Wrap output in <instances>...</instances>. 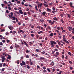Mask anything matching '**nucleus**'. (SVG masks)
<instances>
[{"instance_id": "f257e3e1", "label": "nucleus", "mask_w": 74, "mask_h": 74, "mask_svg": "<svg viewBox=\"0 0 74 74\" xmlns=\"http://www.w3.org/2000/svg\"><path fill=\"white\" fill-rule=\"evenodd\" d=\"M51 47L52 48H53V47H54V44H55H55H56V42H55L54 41H51Z\"/></svg>"}, {"instance_id": "f03ea898", "label": "nucleus", "mask_w": 74, "mask_h": 74, "mask_svg": "<svg viewBox=\"0 0 74 74\" xmlns=\"http://www.w3.org/2000/svg\"><path fill=\"white\" fill-rule=\"evenodd\" d=\"M8 28L10 29V30H13L14 29V27L12 26H8Z\"/></svg>"}, {"instance_id": "7ed1b4c3", "label": "nucleus", "mask_w": 74, "mask_h": 74, "mask_svg": "<svg viewBox=\"0 0 74 74\" xmlns=\"http://www.w3.org/2000/svg\"><path fill=\"white\" fill-rule=\"evenodd\" d=\"M68 29L69 30V31H71L72 29H73V27H68Z\"/></svg>"}, {"instance_id": "20e7f679", "label": "nucleus", "mask_w": 74, "mask_h": 74, "mask_svg": "<svg viewBox=\"0 0 74 74\" xmlns=\"http://www.w3.org/2000/svg\"><path fill=\"white\" fill-rule=\"evenodd\" d=\"M69 4H70V5L71 7H72L74 9V6H73V3L72 2H70Z\"/></svg>"}, {"instance_id": "39448f33", "label": "nucleus", "mask_w": 74, "mask_h": 74, "mask_svg": "<svg viewBox=\"0 0 74 74\" xmlns=\"http://www.w3.org/2000/svg\"><path fill=\"white\" fill-rule=\"evenodd\" d=\"M47 11L48 12H51V9H50L49 8H47Z\"/></svg>"}, {"instance_id": "423d86ee", "label": "nucleus", "mask_w": 74, "mask_h": 74, "mask_svg": "<svg viewBox=\"0 0 74 74\" xmlns=\"http://www.w3.org/2000/svg\"><path fill=\"white\" fill-rule=\"evenodd\" d=\"M50 64L51 65V66H53V65L55 64V63L54 62H53L52 61L51 62V63Z\"/></svg>"}, {"instance_id": "0eeeda50", "label": "nucleus", "mask_w": 74, "mask_h": 74, "mask_svg": "<svg viewBox=\"0 0 74 74\" xmlns=\"http://www.w3.org/2000/svg\"><path fill=\"white\" fill-rule=\"evenodd\" d=\"M47 14V13H46V12H43L42 13V15L43 16H45V14Z\"/></svg>"}, {"instance_id": "6e6552de", "label": "nucleus", "mask_w": 74, "mask_h": 74, "mask_svg": "<svg viewBox=\"0 0 74 74\" xmlns=\"http://www.w3.org/2000/svg\"><path fill=\"white\" fill-rule=\"evenodd\" d=\"M56 32H57V33H58L59 35H60V33L59 30H56Z\"/></svg>"}, {"instance_id": "1a4fd4ad", "label": "nucleus", "mask_w": 74, "mask_h": 74, "mask_svg": "<svg viewBox=\"0 0 74 74\" xmlns=\"http://www.w3.org/2000/svg\"><path fill=\"white\" fill-rule=\"evenodd\" d=\"M45 58H44L43 57H42L40 58L39 59V60H44Z\"/></svg>"}, {"instance_id": "9d476101", "label": "nucleus", "mask_w": 74, "mask_h": 74, "mask_svg": "<svg viewBox=\"0 0 74 74\" xmlns=\"http://www.w3.org/2000/svg\"><path fill=\"white\" fill-rule=\"evenodd\" d=\"M12 19V20H14V21H15V16H13L11 18Z\"/></svg>"}, {"instance_id": "9b49d317", "label": "nucleus", "mask_w": 74, "mask_h": 74, "mask_svg": "<svg viewBox=\"0 0 74 74\" xmlns=\"http://www.w3.org/2000/svg\"><path fill=\"white\" fill-rule=\"evenodd\" d=\"M44 32L42 31H41L40 32H38V34H41L42 33H43Z\"/></svg>"}, {"instance_id": "f8f14e48", "label": "nucleus", "mask_w": 74, "mask_h": 74, "mask_svg": "<svg viewBox=\"0 0 74 74\" xmlns=\"http://www.w3.org/2000/svg\"><path fill=\"white\" fill-rule=\"evenodd\" d=\"M22 63L23 64V65H24V66H25V65H26L25 62L23 61H22Z\"/></svg>"}, {"instance_id": "ddd939ff", "label": "nucleus", "mask_w": 74, "mask_h": 74, "mask_svg": "<svg viewBox=\"0 0 74 74\" xmlns=\"http://www.w3.org/2000/svg\"><path fill=\"white\" fill-rule=\"evenodd\" d=\"M27 36V34H25L24 35H23V37L24 38H27V37H26V36Z\"/></svg>"}, {"instance_id": "4468645a", "label": "nucleus", "mask_w": 74, "mask_h": 74, "mask_svg": "<svg viewBox=\"0 0 74 74\" xmlns=\"http://www.w3.org/2000/svg\"><path fill=\"white\" fill-rule=\"evenodd\" d=\"M8 16L10 18H11L12 17H13L12 16H13V15H11L9 14L8 15Z\"/></svg>"}, {"instance_id": "2eb2a0df", "label": "nucleus", "mask_w": 74, "mask_h": 74, "mask_svg": "<svg viewBox=\"0 0 74 74\" xmlns=\"http://www.w3.org/2000/svg\"><path fill=\"white\" fill-rule=\"evenodd\" d=\"M44 5L46 7H47V8L48 7V5H47V4H45V3H44Z\"/></svg>"}, {"instance_id": "dca6fc26", "label": "nucleus", "mask_w": 74, "mask_h": 74, "mask_svg": "<svg viewBox=\"0 0 74 74\" xmlns=\"http://www.w3.org/2000/svg\"><path fill=\"white\" fill-rule=\"evenodd\" d=\"M53 35V33H51V34H50L49 35L51 37H52Z\"/></svg>"}, {"instance_id": "f3484780", "label": "nucleus", "mask_w": 74, "mask_h": 74, "mask_svg": "<svg viewBox=\"0 0 74 74\" xmlns=\"http://www.w3.org/2000/svg\"><path fill=\"white\" fill-rule=\"evenodd\" d=\"M4 60H5V58L2 59V62H4Z\"/></svg>"}, {"instance_id": "a211bd4d", "label": "nucleus", "mask_w": 74, "mask_h": 74, "mask_svg": "<svg viewBox=\"0 0 74 74\" xmlns=\"http://www.w3.org/2000/svg\"><path fill=\"white\" fill-rule=\"evenodd\" d=\"M8 57L7 58V59H11V56L8 55Z\"/></svg>"}, {"instance_id": "6ab92c4d", "label": "nucleus", "mask_w": 74, "mask_h": 74, "mask_svg": "<svg viewBox=\"0 0 74 74\" xmlns=\"http://www.w3.org/2000/svg\"><path fill=\"white\" fill-rule=\"evenodd\" d=\"M36 51L37 52H41V51H40V50L38 49H36Z\"/></svg>"}, {"instance_id": "aec40b11", "label": "nucleus", "mask_w": 74, "mask_h": 74, "mask_svg": "<svg viewBox=\"0 0 74 74\" xmlns=\"http://www.w3.org/2000/svg\"><path fill=\"white\" fill-rule=\"evenodd\" d=\"M61 21L62 22V23H64V21H63V19H61Z\"/></svg>"}, {"instance_id": "412c9836", "label": "nucleus", "mask_w": 74, "mask_h": 74, "mask_svg": "<svg viewBox=\"0 0 74 74\" xmlns=\"http://www.w3.org/2000/svg\"><path fill=\"white\" fill-rule=\"evenodd\" d=\"M40 22H44V20L42 19H40Z\"/></svg>"}, {"instance_id": "4be33fe9", "label": "nucleus", "mask_w": 74, "mask_h": 74, "mask_svg": "<svg viewBox=\"0 0 74 74\" xmlns=\"http://www.w3.org/2000/svg\"><path fill=\"white\" fill-rule=\"evenodd\" d=\"M53 19L55 21H57V20H58V18L56 17H55L53 18Z\"/></svg>"}, {"instance_id": "5701e85b", "label": "nucleus", "mask_w": 74, "mask_h": 74, "mask_svg": "<svg viewBox=\"0 0 74 74\" xmlns=\"http://www.w3.org/2000/svg\"><path fill=\"white\" fill-rule=\"evenodd\" d=\"M68 53L70 56H71V52H69Z\"/></svg>"}, {"instance_id": "b1692460", "label": "nucleus", "mask_w": 74, "mask_h": 74, "mask_svg": "<svg viewBox=\"0 0 74 74\" xmlns=\"http://www.w3.org/2000/svg\"><path fill=\"white\" fill-rule=\"evenodd\" d=\"M67 15L68 18H71L70 15L69 14H68Z\"/></svg>"}, {"instance_id": "393cba45", "label": "nucleus", "mask_w": 74, "mask_h": 74, "mask_svg": "<svg viewBox=\"0 0 74 74\" xmlns=\"http://www.w3.org/2000/svg\"><path fill=\"white\" fill-rule=\"evenodd\" d=\"M64 42H66V43H67V44H69V41L67 40H65V41H64Z\"/></svg>"}, {"instance_id": "a878e982", "label": "nucleus", "mask_w": 74, "mask_h": 74, "mask_svg": "<svg viewBox=\"0 0 74 74\" xmlns=\"http://www.w3.org/2000/svg\"><path fill=\"white\" fill-rule=\"evenodd\" d=\"M63 41H65L66 40V38L65 37H63Z\"/></svg>"}, {"instance_id": "bb28decb", "label": "nucleus", "mask_w": 74, "mask_h": 74, "mask_svg": "<svg viewBox=\"0 0 74 74\" xmlns=\"http://www.w3.org/2000/svg\"><path fill=\"white\" fill-rule=\"evenodd\" d=\"M7 43H8V42L9 43L10 42V41L9 40L7 39Z\"/></svg>"}, {"instance_id": "cd10ccee", "label": "nucleus", "mask_w": 74, "mask_h": 74, "mask_svg": "<svg viewBox=\"0 0 74 74\" xmlns=\"http://www.w3.org/2000/svg\"><path fill=\"white\" fill-rule=\"evenodd\" d=\"M0 37H1V38L0 39L1 40H2V39H3V36L2 35H0Z\"/></svg>"}, {"instance_id": "c85d7f7f", "label": "nucleus", "mask_w": 74, "mask_h": 74, "mask_svg": "<svg viewBox=\"0 0 74 74\" xmlns=\"http://www.w3.org/2000/svg\"><path fill=\"white\" fill-rule=\"evenodd\" d=\"M35 9H36V11H38V9H37V6H35Z\"/></svg>"}, {"instance_id": "c756f323", "label": "nucleus", "mask_w": 74, "mask_h": 74, "mask_svg": "<svg viewBox=\"0 0 74 74\" xmlns=\"http://www.w3.org/2000/svg\"><path fill=\"white\" fill-rule=\"evenodd\" d=\"M30 11L32 13V14H34V12L33 11V10H30Z\"/></svg>"}, {"instance_id": "7c9ffc66", "label": "nucleus", "mask_w": 74, "mask_h": 74, "mask_svg": "<svg viewBox=\"0 0 74 74\" xmlns=\"http://www.w3.org/2000/svg\"><path fill=\"white\" fill-rule=\"evenodd\" d=\"M5 34L7 36L8 35H9L10 34L8 32H6L5 33Z\"/></svg>"}, {"instance_id": "2f4dec72", "label": "nucleus", "mask_w": 74, "mask_h": 74, "mask_svg": "<svg viewBox=\"0 0 74 74\" xmlns=\"http://www.w3.org/2000/svg\"><path fill=\"white\" fill-rule=\"evenodd\" d=\"M15 19L16 20V22H18V18H16Z\"/></svg>"}, {"instance_id": "473e14b6", "label": "nucleus", "mask_w": 74, "mask_h": 74, "mask_svg": "<svg viewBox=\"0 0 74 74\" xmlns=\"http://www.w3.org/2000/svg\"><path fill=\"white\" fill-rule=\"evenodd\" d=\"M21 4L23 5H24L25 4L24 3V2H22Z\"/></svg>"}, {"instance_id": "72a5a7b5", "label": "nucleus", "mask_w": 74, "mask_h": 74, "mask_svg": "<svg viewBox=\"0 0 74 74\" xmlns=\"http://www.w3.org/2000/svg\"><path fill=\"white\" fill-rule=\"evenodd\" d=\"M19 47V45H17L15 47V48H18Z\"/></svg>"}, {"instance_id": "f704fd0d", "label": "nucleus", "mask_w": 74, "mask_h": 74, "mask_svg": "<svg viewBox=\"0 0 74 74\" xmlns=\"http://www.w3.org/2000/svg\"><path fill=\"white\" fill-rule=\"evenodd\" d=\"M27 69H30V66L29 65H27Z\"/></svg>"}, {"instance_id": "c9c22d12", "label": "nucleus", "mask_w": 74, "mask_h": 74, "mask_svg": "<svg viewBox=\"0 0 74 74\" xmlns=\"http://www.w3.org/2000/svg\"><path fill=\"white\" fill-rule=\"evenodd\" d=\"M56 47L57 48L59 49V46L58 45H56Z\"/></svg>"}, {"instance_id": "e433bc0d", "label": "nucleus", "mask_w": 74, "mask_h": 74, "mask_svg": "<svg viewBox=\"0 0 74 74\" xmlns=\"http://www.w3.org/2000/svg\"><path fill=\"white\" fill-rule=\"evenodd\" d=\"M15 12H16V13H17V14H18V15H20V13H19V12H18L17 11H16Z\"/></svg>"}, {"instance_id": "4c0bfd02", "label": "nucleus", "mask_w": 74, "mask_h": 74, "mask_svg": "<svg viewBox=\"0 0 74 74\" xmlns=\"http://www.w3.org/2000/svg\"><path fill=\"white\" fill-rule=\"evenodd\" d=\"M56 55H57V56L59 55V52H56Z\"/></svg>"}, {"instance_id": "58836bf2", "label": "nucleus", "mask_w": 74, "mask_h": 74, "mask_svg": "<svg viewBox=\"0 0 74 74\" xmlns=\"http://www.w3.org/2000/svg\"><path fill=\"white\" fill-rule=\"evenodd\" d=\"M8 9L9 10H11V7H8Z\"/></svg>"}, {"instance_id": "ea45409f", "label": "nucleus", "mask_w": 74, "mask_h": 74, "mask_svg": "<svg viewBox=\"0 0 74 74\" xmlns=\"http://www.w3.org/2000/svg\"><path fill=\"white\" fill-rule=\"evenodd\" d=\"M47 70L49 72H51V70L50 69H47Z\"/></svg>"}, {"instance_id": "a19ab883", "label": "nucleus", "mask_w": 74, "mask_h": 74, "mask_svg": "<svg viewBox=\"0 0 74 74\" xmlns=\"http://www.w3.org/2000/svg\"><path fill=\"white\" fill-rule=\"evenodd\" d=\"M2 59H4L5 58V56H3L2 57H1Z\"/></svg>"}, {"instance_id": "79ce46f5", "label": "nucleus", "mask_w": 74, "mask_h": 74, "mask_svg": "<svg viewBox=\"0 0 74 74\" xmlns=\"http://www.w3.org/2000/svg\"><path fill=\"white\" fill-rule=\"evenodd\" d=\"M52 70H53V72H54V71H55V69L54 68Z\"/></svg>"}, {"instance_id": "37998d69", "label": "nucleus", "mask_w": 74, "mask_h": 74, "mask_svg": "<svg viewBox=\"0 0 74 74\" xmlns=\"http://www.w3.org/2000/svg\"><path fill=\"white\" fill-rule=\"evenodd\" d=\"M2 42H3L4 43L5 42V40H3Z\"/></svg>"}, {"instance_id": "c03bdc74", "label": "nucleus", "mask_w": 74, "mask_h": 74, "mask_svg": "<svg viewBox=\"0 0 74 74\" xmlns=\"http://www.w3.org/2000/svg\"><path fill=\"white\" fill-rule=\"evenodd\" d=\"M55 51H58V49H55Z\"/></svg>"}, {"instance_id": "a18cd8bd", "label": "nucleus", "mask_w": 74, "mask_h": 74, "mask_svg": "<svg viewBox=\"0 0 74 74\" xmlns=\"http://www.w3.org/2000/svg\"><path fill=\"white\" fill-rule=\"evenodd\" d=\"M70 70H73V67H70Z\"/></svg>"}, {"instance_id": "49530a36", "label": "nucleus", "mask_w": 74, "mask_h": 74, "mask_svg": "<svg viewBox=\"0 0 74 74\" xmlns=\"http://www.w3.org/2000/svg\"><path fill=\"white\" fill-rule=\"evenodd\" d=\"M62 59H64V55H62Z\"/></svg>"}, {"instance_id": "de8ad7c7", "label": "nucleus", "mask_w": 74, "mask_h": 74, "mask_svg": "<svg viewBox=\"0 0 74 74\" xmlns=\"http://www.w3.org/2000/svg\"><path fill=\"white\" fill-rule=\"evenodd\" d=\"M38 8H39V7H40V4L38 3Z\"/></svg>"}, {"instance_id": "09e8293b", "label": "nucleus", "mask_w": 74, "mask_h": 74, "mask_svg": "<svg viewBox=\"0 0 74 74\" xmlns=\"http://www.w3.org/2000/svg\"><path fill=\"white\" fill-rule=\"evenodd\" d=\"M29 51L28 50H27L26 51V53H29Z\"/></svg>"}, {"instance_id": "8fccbe9b", "label": "nucleus", "mask_w": 74, "mask_h": 74, "mask_svg": "<svg viewBox=\"0 0 74 74\" xmlns=\"http://www.w3.org/2000/svg\"><path fill=\"white\" fill-rule=\"evenodd\" d=\"M17 3L19 4V3H21V2L20 1H17Z\"/></svg>"}, {"instance_id": "3c124183", "label": "nucleus", "mask_w": 74, "mask_h": 74, "mask_svg": "<svg viewBox=\"0 0 74 74\" xmlns=\"http://www.w3.org/2000/svg\"><path fill=\"white\" fill-rule=\"evenodd\" d=\"M43 69H44V70H45V69H46V68L45 66H43Z\"/></svg>"}, {"instance_id": "603ef678", "label": "nucleus", "mask_w": 74, "mask_h": 74, "mask_svg": "<svg viewBox=\"0 0 74 74\" xmlns=\"http://www.w3.org/2000/svg\"><path fill=\"white\" fill-rule=\"evenodd\" d=\"M40 8H41V7H42V3H41L40 4Z\"/></svg>"}, {"instance_id": "864d4df0", "label": "nucleus", "mask_w": 74, "mask_h": 74, "mask_svg": "<svg viewBox=\"0 0 74 74\" xmlns=\"http://www.w3.org/2000/svg\"><path fill=\"white\" fill-rule=\"evenodd\" d=\"M0 45H3V43L2 42H0Z\"/></svg>"}, {"instance_id": "5fc2aeb1", "label": "nucleus", "mask_w": 74, "mask_h": 74, "mask_svg": "<svg viewBox=\"0 0 74 74\" xmlns=\"http://www.w3.org/2000/svg\"><path fill=\"white\" fill-rule=\"evenodd\" d=\"M6 13H9V11H8V10H6Z\"/></svg>"}, {"instance_id": "6e6d98bb", "label": "nucleus", "mask_w": 74, "mask_h": 74, "mask_svg": "<svg viewBox=\"0 0 74 74\" xmlns=\"http://www.w3.org/2000/svg\"><path fill=\"white\" fill-rule=\"evenodd\" d=\"M2 64L0 63V67H2Z\"/></svg>"}, {"instance_id": "4d7b16f0", "label": "nucleus", "mask_w": 74, "mask_h": 74, "mask_svg": "<svg viewBox=\"0 0 74 74\" xmlns=\"http://www.w3.org/2000/svg\"><path fill=\"white\" fill-rule=\"evenodd\" d=\"M4 70H5V68H3L2 69L1 71H3Z\"/></svg>"}, {"instance_id": "13d9d810", "label": "nucleus", "mask_w": 74, "mask_h": 74, "mask_svg": "<svg viewBox=\"0 0 74 74\" xmlns=\"http://www.w3.org/2000/svg\"><path fill=\"white\" fill-rule=\"evenodd\" d=\"M65 32H66V30H62V33H64Z\"/></svg>"}, {"instance_id": "bf43d9fd", "label": "nucleus", "mask_w": 74, "mask_h": 74, "mask_svg": "<svg viewBox=\"0 0 74 74\" xmlns=\"http://www.w3.org/2000/svg\"><path fill=\"white\" fill-rule=\"evenodd\" d=\"M29 61H27L26 63L27 64H29Z\"/></svg>"}, {"instance_id": "052dcab7", "label": "nucleus", "mask_w": 74, "mask_h": 74, "mask_svg": "<svg viewBox=\"0 0 74 74\" xmlns=\"http://www.w3.org/2000/svg\"><path fill=\"white\" fill-rule=\"evenodd\" d=\"M57 29L58 30H60V27H58L57 28Z\"/></svg>"}, {"instance_id": "680f3d73", "label": "nucleus", "mask_w": 74, "mask_h": 74, "mask_svg": "<svg viewBox=\"0 0 74 74\" xmlns=\"http://www.w3.org/2000/svg\"><path fill=\"white\" fill-rule=\"evenodd\" d=\"M1 5L2 7H3V8H4V4H2Z\"/></svg>"}, {"instance_id": "e2e57ef3", "label": "nucleus", "mask_w": 74, "mask_h": 74, "mask_svg": "<svg viewBox=\"0 0 74 74\" xmlns=\"http://www.w3.org/2000/svg\"><path fill=\"white\" fill-rule=\"evenodd\" d=\"M29 45L30 46L32 45V42H29Z\"/></svg>"}, {"instance_id": "0e129e2a", "label": "nucleus", "mask_w": 74, "mask_h": 74, "mask_svg": "<svg viewBox=\"0 0 74 74\" xmlns=\"http://www.w3.org/2000/svg\"><path fill=\"white\" fill-rule=\"evenodd\" d=\"M29 58V56L28 55L26 56V58Z\"/></svg>"}, {"instance_id": "69168bd1", "label": "nucleus", "mask_w": 74, "mask_h": 74, "mask_svg": "<svg viewBox=\"0 0 74 74\" xmlns=\"http://www.w3.org/2000/svg\"><path fill=\"white\" fill-rule=\"evenodd\" d=\"M16 33V31H14L13 32V34H15Z\"/></svg>"}, {"instance_id": "338daca9", "label": "nucleus", "mask_w": 74, "mask_h": 74, "mask_svg": "<svg viewBox=\"0 0 74 74\" xmlns=\"http://www.w3.org/2000/svg\"><path fill=\"white\" fill-rule=\"evenodd\" d=\"M6 65V64H5V63H4L3 65V66H5Z\"/></svg>"}, {"instance_id": "774afa93", "label": "nucleus", "mask_w": 74, "mask_h": 74, "mask_svg": "<svg viewBox=\"0 0 74 74\" xmlns=\"http://www.w3.org/2000/svg\"><path fill=\"white\" fill-rule=\"evenodd\" d=\"M21 59L22 60V59H23V56L21 57Z\"/></svg>"}]
</instances>
